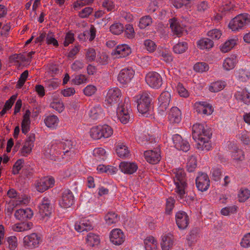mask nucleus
Returning a JSON list of instances; mask_svg holds the SVG:
<instances>
[{"label": "nucleus", "instance_id": "nucleus-26", "mask_svg": "<svg viewBox=\"0 0 250 250\" xmlns=\"http://www.w3.org/2000/svg\"><path fill=\"white\" fill-rule=\"evenodd\" d=\"M167 118L171 123L178 124L182 118L181 110L176 106L172 107L168 112Z\"/></svg>", "mask_w": 250, "mask_h": 250}, {"label": "nucleus", "instance_id": "nucleus-63", "mask_svg": "<svg viewBox=\"0 0 250 250\" xmlns=\"http://www.w3.org/2000/svg\"><path fill=\"white\" fill-rule=\"evenodd\" d=\"M93 11V8L91 7H86L83 9L79 12V16L81 18H86L92 13Z\"/></svg>", "mask_w": 250, "mask_h": 250}, {"label": "nucleus", "instance_id": "nucleus-31", "mask_svg": "<svg viewBox=\"0 0 250 250\" xmlns=\"http://www.w3.org/2000/svg\"><path fill=\"white\" fill-rule=\"evenodd\" d=\"M33 225V223L31 222H22L13 225L12 229L14 231L23 232L30 229Z\"/></svg>", "mask_w": 250, "mask_h": 250}, {"label": "nucleus", "instance_id": "nucleus-18", "mask_svg": "<svg viewBox=\"0 0 250 250\" xmlns=\"http://www.w3.org/2000/svg\"><path fill=\"white\" fill-rule=\"evenodd\" d=\"M194 107L198 113L204 115H209L213 111L212 105L204 101L196 102Z\"/></svg>", "mask_w": 250, "mask_h": 250}, {"label": "nucleus", "instance_id": "nucleus-2", "mask_svg": "<svg viewBox=\"0 0 250 250\" xmlns=\"http://www.w3.org/2000/svg\"><path fill=\"white\" fill-rule=\"evenodd\" d=\"M151 97L150 93L145 91L134 97V101L137 103L138 112L144 116L147 117L151 115L153 109L151 104Z\"/></svg>", "mask_w": 250, "mask_h": 250}, {"label": "nucleus", "instance_id": "nucleus-6", "mask_svg": "<svg viewBox=\"0 0 250 250\" xmlns=\"http://www.w3.org/2000/svg\"><path fill=\"white\" fill-rule=\"evenodd\" d=\"M128 99H125V103L123 104L119 105L116 111L117 118L118 120L124 124H127L130 118L131 110L130 109V104L128 103Z\"/></svg>", "mask_w": 250, "mask_h": 250}, {"label": "nucleus", "instance_id": "nucleus-24", "mask_svg": "<svg viewBox=\"0 0 250 250\" xmlns=\"http://www.w3.org/2000/svg\"><path fill=\"white\" fill-rule=\"evenodd\" d=\"M121 171L125 174H132L138 169V166L133 162H122L120 164Z\"/></svg>", "mask_w": 250, "mask_h": 250}, {"label": "nucleus", "instance_id": "nucleus-5", "mask_svg": "<svg viewBox=\"0 0 250 250\" xmlns=\"http://www.w3.org/2000/svg\"><path fill=\"white\" fill-rule=\"evenodd\" d=\"M250 22V15L242 14L233 18L229 24V28L233 31H237Z\"/></svg>", "mask_w": 250, "mask_h": 250}, {"label": "nucleus", "instance_id": "nucleus-56", "mask_svg": "<svg viewBox=\"0 0 250 250\" xmlns=\"http://www.w3.org/2000/svg\"><path fill=\"white\" fill-rule=\"evenodd\" d=\"M85 50V58L86 60L88 62L94 61L96 57L95 50L92 48H89Z\"/></svg>", "mask_w": 250, "mask_h": 250}, {"label": "nucleus", "instance_id": "nucleus-55", "mask_svg": "<svg viewBox=\"0 0 250 250\" xmlns=\"http://www.w3.org/2000/svg\"><path fill=\"white\" fill-rule=\"evenodd\" d=\"M102 134L99 125L93 127L90 131V135L94 139L97 140L102 138Z\"/></svg>", "mask_w": 250, "mask_h": 250}, {"label": "nucleus", "instance_id": "nucleus-59", "mask_svg": "<svg viewBox=\"0 0 250 250\" xmlns=\"http://www.w3.org/2000/svg\"><path fill=\"white\" fill-rule=\"evenodd\" d=\"M144 44L146 49L149 52H153L156 49L157 46L155 43L150 40H145Z\"/></svg>", "mask_w": 250, "mask_h": 250}, {"label": "nucleus", "instance_id": "nucleus-28", "mask_svg": "<svg viewBox=\"0 0 250 250\" xmlns=\"http://www.w3.org/2000/svg\"><path fill=\"white\" fill-rule=\"evenodd\" d=\"M88 115L91 120H97L104 116L103 109L100 104L95 105L90 109Z\"/></svg>", "mask_w": 250, "mask_h": 250}, {"label": "nucleus", "instance_id": "nucleus-32", "mask_svg": "<svg viewBox=\"0 0 250 250\" xmlns=\"http://www.w3.org/2000/svg\"><path fill=\"white\" fill-rule=\"evenodd\" d=\"M235 75L240 82H245L250 79V71L247 69H239L236 71Z\"/></svg>", "mask_w": 250, "mask_h": 250}, {"label": "nucleus", "instance_id": "nucleus-37", "mask_svg": "<svg viewBox=\"0 0 250 250\" xmlns=\"http://www.w3.org/2000/svg\"><path fill=\"white\" fill-rule=\"evenodd\" d=\"M61 144L62 145V150H63L62 151L63 154L62 155V158H64L63 155H68L70 153H71L72 151L73 152V150H72V149L73 148V146L74 145L75 143L71 140H64L63 142H61Z\"/></svg>", "mask_w": 250, "mask_h": 250}, {"label": "nucleus", "instance_id": "nucleus-25", "mask_svg": "<svg viewBox=\"0 0 250 250\" xmlns=\"http://www.w3.org/2000/svg\"><path fill=\"white\" fill-rule=\"evenodd\" d=\"M234 96L239 102L247 104H250V93L246 88H239L235 93Z\"/></svg>", "mask_w": 250, "mask_h": 250}, {"label": "nucleus", "instance_id": "nucleus-9", "mask_svg": "<svg viewBox=\"0 0 250 250\" xmlns=\"http://www.w3.org/2000/svg\"><path fill=\"white\" fill-rule=\"evenodd\" d=\"M170 99V93L167 91H164L160 95L159 98V106L158 107V112L161 116L166 114V110L169 105Z\"/></svg>", "mask_w": 250, "mask_h": 250}, {"label": "nucleus", "instance_id": "nucleus-29", "mask_svg": "<svg viewBox=\"0 0 250 250\" xmlns=\"http://www.w3.org/2000/svg\"><path fill=\"white\" fill-rule=\"evenodd\" d=\"M238 62L237 56L235 54H232L225 59L223 66L227 71L233 69Z\"/></svg>", "mask_w": 250, "mask_h": 250}, {"label": "nucleus", "instance_id": "nucleus-40", "mask_svg": "<svg viewBox=\"0 0 250 250\" xmlns=\"http://www.w3.org/2000/svg\"><path fill=\"white\" fill-rule=\"evenodd\" d=\"M97 170L100 173L105 172L109 174H114L116 173L117 169L116 167L110 166L100 165L97 167Z\"/></svg>", "mask_w": 250, "mask_h": 250}, {"label": "nucleus", "instance_id": "nucleus-11", "mask_svg": "<svg viewBox=\"0 0 250 250\" xmlns=\"http://www.w3.org/2000/svg\"><path fill=\"white\" fill-rule=\"evenodd\" d=\"M23 241L24 246L26 248L32 249L38 247L41 241V237L37 233H33L25 236Z\"/></svg>", "mask_w": 250, "mask_h": 250}, {"label": "nucleus", "instance_id": "nucleus-60", "mask_svg": "<svg viewBox=\"0 0 250 250\" xmlns=\"http://www.w3.org/2000/svg\"><path fill=\"white\" fill-rule=\"evenodd\" d=\"M176 88L179 95L181 97L187 98L189 96V93L188 91L183 86V84L178 83L176 86Z\"/></svg>", "mask_w": 250, "mask_h": 250}, {"label": "nucleus", "instance_id": "nucleus-12", "mask_svg": "<svg viewBox=\"0 0 250 250\" xmlns=\"http://www.w3.org/2000/svg\"><path fill=\"white\" fill-rule=\"evenodd\" d=\"M55 184V180L52 177H44L36 182L35 185L36 189L43 192L50 188H52Z\"/></svg>", "mask_w": 250, "mask_h": 250}, {"label": "nucleus", "instance_id": "nucleus-20", "mask_svg": "<svg viewBox=\"0 0 250 250\" xmlns=\"http://www.w3.org/2000/svg\"><path fill=\"white\" fill-rule=\"evenodd\" d=\"M134 71L130 68H125L122 69L118 77V80L122 84H126L129 83L133 78Z\"/></svg>", "mask_w": 250, "mask_h": 250}, {"label": "nucleus", "instance_id": "nucleus-54", "mask_svg": "<svg viewBox=\"0 0 250 250\" xmlns=\"http://www.w3.org/2000/svg\"><path fill=\"white\" fill-rule=\"evenodd\" d=\"M94 0H77L73 4L75 10H78L82 7L93 3Z\"/></svg>", "mask_w": 250, "mask_h": 250}, {"label": "nucleus", "instance_id": "nucleus-36", "mask_svg": "<svg viewBox=\"0 0 250 250\" xmlns=\"http://www.w3.org/2000/svg\"><path fill=\"white\" fill-rule=\"evenodd\" d=\"M169 21L170 27L172 31L178 36L180 35L183 32V29L179 21L175 18L170 19Z\"/></svg>", "mask_w": 250, "mask_h": 250}, {"label": "nucleus", "instance_id": "nucleus-4", "mask_svg": "<svg viewBox=\"0 0 250 250\" xmlns=\"http://www.w3.org/2000/svg\"><path fill=\"white\" fill-rule=\"evenodd\" d=\"M62 146L61 141L53 140L44 148V155L47 158L56 160V158L62 152Z\"/></svg>", "mask_w": 250, "mask_h": 250}, {"label": "nucleus", "instance_id": "nucleus-22", "mask_svg": "<svg viewBox=\"0 0 250 250\" xmlns=\"http://www.w3.org/2000/svg\"><path fill=\"white\" fill-rule=\"evenodd\" d=\"M125 240V235L120 229H114L110 232V240L113 244L120 245L124 242Z\"/></svg>", "mask_w": 250, "mask_h": 250}, {"label": "nucleus", "instance_id": "nucleus-53", "mask_svg": "<svg viewBox=\"0 0 250 250\" xmlns=\"http://www.w3.org/2000/svg\"><path fill=\"white\" fill-rule=\"evenodd\" d=\"M237 209V206L232 205L223 208L221 210V213L224 216L229 215L236 212Z\"/></svg>", "mask_w": 250, "mask_h": 250}, {"label": "nucleus", "instance_id": "nucleus-46", "mask_svg": "<svg viewBox=\"0 0 250 250\" xmlns=\"http://www.w3.org/2000/svg\"><path fill=\"white\" fill-rule=\"evenodd\" d=\"M193 69L196 72L203 73L209 69V66L205 62H198L194 64Z\"/></svg>", "mask_w": 250, "mask_h": 250}, {"label": "nucleus", "instance_id": "nucleus-52", "mask_svg": "<svg viewBox=\"0 0 250 250\" xmlns=\"http://www.w3.org/2000/svg\"><path fill=\"white\" fill-rule=\"evenodd\" d=\"M197 166V161L195 157L191 156L188 160L187 168L188 171L191 172L194 171Z\"/></svg>", "mask_w": 250, "mask_h": 250}, {"label": "nucleus", "instance_id": "nucleus-34", "mask_svg": "<svg viewBox=\"0 0 250 250\" xmlns=\"http://www.w3.org/2000/svg\"><path fill=\"white\" fill-rule=\"evenodd\" d=\"M213 41L207 38H202L197 42V47L202 50H208L213 47Z\"/></svg>", "mask_w": 250, "mask_h": 250}, {"label": "nucleus", "instance_id": "nucleus-43", "mask_svg": "<svg viewBox=\"0 0 250 250\" xmlns=\"http://www.w3.org/2000/svg\"><path fill=\"white\" fill-rule=\"evenodd\" d=\"M237 41V40L235 39H229L226 41L221 47L222 52L226 53L230 50L236 44Z\"/></svg>", "mask_w": 250, "mask_h": 250}, {"label": "nucleus", "instance_id": "nucleus-21", "mask_svg": "<svg viewBox=\"0 0 250 250\" xmlns=\"http://www.w3.org/2000/svg\"><path fill=\"white\" fill-rule=\"evenodd\" d=\"M176 223L181 229H184L188 227L189 219L187 214L183 211L177 212L175 215Z\"/></svg>", "mask_w": 250, "mask_h": 250}, {"label": "nucleus", "instance_id": "nucleus-10", "mask_svg": "<svg viewBox=\"0 0 250 250\" xmlns=\"http://www.w3.org/2000/svg\"><path fill=\"white\" fill-rule=\"evenodd\" d=\"M121 96V91L118 88H111L107 90L105 101L108 104L112 105L118 103Z\"/></svg>", "mask_w": 250, "mask_h": 250}, {"label": "nucleus", "instance_id": "nucleus-45", "mask_svg": "<svg viewBox=\"0 0 250 250\" xmlns=\"http://www.w3.org/2000/svg\"><path fill=\"white\" fill-rule=\"evenodd\" d=\"M99 128L101 133H102V138H108L113 134L112 128L107 125H99Z\"/></svg>", "mask_w": 250, "mask_h": 250}, {"label": "nucleus", "instance_id": "nucleus-1", "mask_svg": "<svg viewBox=\"0 0 250 250\" xmlns=\"http://www.w3.org/2000/svg\"><path fill=\"white\" fill-rule=\"evenodd\" d=\"M192 130V138L197 142V148L203 151L210 150L211 146L209 139L212 135L210 128L205 124L196 123L193 125Z\"/></svg>", "mask_w": 250, "mask_h": 250}, {"label": "nucleus", "instance_id": "nucleus-44", "mask_svg": "<svg viewBox=\"0 0 250 250\" xmlns=\"http://www.w3.org/2000/svg\"><path fill=\"white\" fill-rule=\"evenodd\" d=\"M124 30L123 25L119 22L114 23L110 27V32L115 35H120L124 32Z\"/></svg>", "mask_w": 250, "mask_h": 250}, {"label": "nucleus", "instance_id": "nucleus-48", "mask_svg": "<svg viewBox=\"0 0 250 250\" xmlns=\"http://www.w3.org/2000/svg\"><path fill=\"white\" fill-rule=\"evenodd\" d=\"M87 82L86 76L83 74L76 75L71 80V82L74 84L80 85Z\"/></svg>", "mask_w": 250, "mask_h": 250}, {"label": "nucleus", "instance_id": "nucleus-39", "mask_svg": "<svg viewBox=\"0 0 250 250\" xmlns=\"http://www.w3.org/2000/svg\"><path fill=\"white\" fill-rule=\"evenodd\" d=\"M226 83L224 81H218L211 83L209 86V90L212 92H217L224 88Z\"/></svg>", "mask_w": 250, "mask_h": 250}, {"label": "nucleus", "instance_id": "nucleus-30", "mask_svg": "<svg viewBox=\"0 0 250 250\" xmlns=\"http://www.w3.org/2000/svg\"><path fill=\"white\" fill-rule=\"evenodd\" d=\"M44 122L46 126L54 129L57 128L59 123V119L58 117L54 115L47 116L44 119Z\"/></svg>", "mask_w": 250, "mask_h": 250}, {"label": "nucleus", "instance_id": "nucleus-57", "mask_svg": "<svg viewBox=\"0 0 250 250\" xmlns=\"http://www.w3.org/2000/svg\"><path fill=\"white\" fill-rule=\"evenodd\" d=\"M125 34L128 39H132L135 37V32L133 27L131 24H127L124 28Z\"/></svg>", "mask_w": 250, "mask_h": 250}, {"label": "nucleus", "instance_id": "nucleus-38", "mask_svg": "<svg viewBox=\"0 0 250 250\" xmlns=\"http://www.w3.org/2000/svg\"><path fill=\"white\" fill-rule=\"evenodd\" d=\"M105 223L108 225L116 224L119 220V217L115 212H109L104 216Z\"/></svg>", "mask_w": 250, "mask_h": 250}, {"label": "nucleus", "instance_id": "nucleus-58", "mask_svg": "<svg viewBox=\"0 0 250 250\" xmlns=\"http://www.w3.org/2000/svg\"><path fill=\"white\" fill-rule=\"evenodd\" d=\"M198 230L197 229H194L190 231L189 235L187 236V238L189 246H191L196 240Z\"/></svg>", "mask_w": 250, "mask_h": 250}, {"label": "nucleus", "instance_id": "nucleus-47", "mask_svg": "<svg viewBox=\"0 0 250 250\" xmlns=\"http://www.w3.org/2000/svg\"><path fill=\"white\" fill-rule=\"evenodd\" d=\"M152 22V18L149 16H146L140 19L138 26L141 29H145L147 26H149Z\"/></svg>", "mask_w": 250, "mask_h": 250}, {"label": "nucleus", "instance_id": "nucleus-41", "mask_svg": "<svg viewBox=\"0 0 250 250\" xmlns=\"http://www.w3.org/2000/svg\"><path fill=\"white\" fill-rule=\"evenodd\" d=\"M116 152L119 157H126L128 155L129 150L125 145L120 143L117 146Z\"/></svg>", "mask_w": 250, "mask_h": 250}, {"label": "nucleus", "instance_id": "nucleus-17", "mask_svg": "<svg viewBox=\"0 0 250 250\" xmlns=\"http://www.w3.org/2000/svg\"><path fill=\"white\" fill-rule=\"evenodd\" d=\"M75 229L79 232H82L84 231H87L92 229V222L88 217H84L80 219L75 224Z\"/></svg>", "mask_w": 250, "mask_h": 250}, {"label": "nucleus", "instance_id": "nucleus-19", "mask_svg": "<svg viewBox=\"0 0 250 250\" xmlns=\"http://www.w3.org/2000/svg\"><path fill=\"white\" fill-rule=\"evenodd\" d=\"M144 155L146 161L151 164H157L161 159L160 151L159 148L145 151Z\"/></svg>", "mask_w": 250, "mask_h": 250}, {"label": "nucleus", "instance_id": "nucleus-51", "mask_svg": "<svg viewBox=\"0 0 250 250\" xmlns=\"http://www.w3.org/2000/svg\"><path fill=\"white\" fill-rule=\"evenodd\" d=\"M96 30L93 25H91L89 30H85L83 32L85 41L88 40L89 41H93L96 36Z\"/></svg>", "mask_w": 250, "mask_h": 250}, {"label": "nucleus", "instance_id": "nucleus-7", "mask_svg": "<svg viewBox=\"0 0 250 250\" xmlns=\"http://www.w3.org/2000/svg\"><path fill=\"white\" fill-rule=\"evenodd\" d=\"M145 80L150 87L158 89L162 84V78L161 76L157 72L152 71L146 74Z\"/></svg>", "mask_w": 250, "mask_h": 250}, {"label": "nucleus", "instance_id": "nucleus-13", "mask_svg": "<svg viewBox=\"0 0 250 250\" xmlns=\"http://www.w3.org/2000/svg\"><path fill=\"white\" fill-rule=\"evenodd\" d=\"M62 198L60 201V206L63 208L70 207L74 202V196L72 192L69 189H64L62 194Z\"/></svg>", "mask_w": 250, "mask_h": 250}, {"label": "nucleus", "instance_id": "nucleus-8", "mask_svg": "<svg viewBox=\"0 0 250 250\" xmlns=\"http://www.w3.org/2000/svg\"><path fill=\"white\" fill-rule=\"evenodd\" d=\"M39 212L42 218L49 217L52 213L53 205L49 198L43 197L39 205Z\"/></svg>", "mask_w": 250, "mask_h": 250}, {"label": "nucleus", "instance_id": "nucleus-33", "mask_svg": "<svg viewBox=\"0 0 250 250\" xmlns=\"http://www.w3.org/2000/svg\"><path fill=\"white\" fill-rule=\"evenodd\" d=\"M173 236L171 234H166L162 236L161 243L163 250H169L173 243Z\"/></svg>", "mask_w": 250, "mask_h": 250}, {"label": "nucleus", "instance_id": "nucleus-49", "mask_svg": "<svg viewBox=\"0 0 250 250\" xmlns=\"http://www.w3.org/2000/svg\"><path fill=\"white\" fill-rule=\"evenodd\" d=\"M250 196V191L248 189L242 188L238 194V200L240 202H244L248 199Z\"/></svg>", "mask_w": 250, "mask_h": 250}, {"label": "nucleus", "instance_id": "nucleus-50", "mask_svg": "<svg viewBox=\"0 0 250 250\" xmlns=\"http://www.w3.org/2000/svg\"><path fill=\"white\" fill-rule=\"evenodd\" d=\"M187 48L188 44L187 42H180L173 46V50L175 53L181 54L184 52Z\"/></svg>", "mask_w": 250, "mask_h": 250}, {"label": "nucleus", "instance_id": "nucleus-64", "mask_svg": "<svg viewBox=\"0 0 250 250\" xmlns=\"http://www.w3.org/2000/svg\"><path fill=\"white\" fill-rule=\"evenodd\" d=\"M222 35L221 31L217 29L210 30L208 33V36L212 40H218Z\"/></svg>", "mask_w": 250, "mask_h": 250}, {"label": "nucleus", "instance_id": "nucleus-15", "mask_svg": "<svg viewBox=\"0 0 250 250\" xmlns=\"http://www.w3.org/2000/svg\"><path fill=\"white\" fill-rule=\"evenodd\" d=\"M131 53L130 47L126 44H121L118 45L112 50V55L116 58H125Z\"/></svg>", "mask_w": 250, "mask_h": 250}, {"label": "nucleus", "instance_id": "nucleus-23", "mask_svg": "<svg viewBox=\"0 0 250 250\" xmlns=\"http://www.w3.org/2000/svg\"><path fill=\"white\" fill-rule=\"evenodd\" d=\"M34 135H30L24 143L20 151L21 155L27 156L29 153H30L32 148L34 146Z\"/></svg>", "mask_w": 250, "mask_h": 250}, {"label": "nucleus", "instance_id": "nucleus-35", "mask_svg": "<svg viewBox=\"0 0 250 250\" xmlns=\"http://www.w3.org/2000/svg\"><path fill=\"white\" fill-rule=\"evenodd\" d=\"M146 250H158L157 242L152 236L147 237L144 240Z\"/></svg>", "mask_w": 250, "mask_h": 250}, {"label": "nucleus", "instance_id": "nucleus-14", "mask_svg": "<svg viewBox=\"0 0 250 250\" xmlns=\"http://www.w3.org/2000/svg\"><path fill=\"white\" fill-rule=\"evenodd\" d=\"M172 140L174 147L179 150H182L184 152H187L189 150L190 146L188 142L183 139L181 135L178 134H175L172 135Z\"/></svg>", "mask_w": 250, "mask_h": 250}, {"label": "nucleus", "instance_id": "nucleus-42", "mask_svg": "<svg viewBox=\"0 0 250 250\" xmlns=\"http://www.w3.org/2000/svg\"><path fill=\"white\" fill-rule=\"evenodd\" d=\"M86 240L87 245L91 247L97 245L100 243L99 236L92 233H88Z\"/></svg>", "mask_w": 250, "mask_h": 250}, {"label": "nucleus", "instance_id": "nucleus-62", "mask_svg": "<svg viewBox=\"0 0 250 250\" xmlns=\"http://www.w3.org/2000/svg\"><path fill=\"white\" fill-rule=\"evenodd\" d=\"M45 86L49 90L55 89L58 86V82L55 79L48 80L45 82Z\"/></svg>", "mask_w": 250, "mask_h": 250}, {"label": "nucleus", "instance_id": "nucleus-61", "mask_svg": "<svg viewBox=\"0 0 250 250\" xmlns=\"http://www.w3.org/2000/svg\"><path fill=\"white\" fill-rule=\"evenodd\" d=\"M97 91L95 86L91 84L87 85L83 89V93L86 96H91L94 94Z\"/></svg>", "mask_w": 250, "mask_h": 250}, {"label": "nucleus", "instance_id": "nucleus-3", "mask_svg": "<svg viewBox=\"0 0 250 250\" xmlns=\"http://www.w3.org/2000/svg\"><path fill=\"white\" fill-rule=\"evenodd\" d=\"M174 182L175 185V192L176 198L181 203H183L186 200L185 199L187 196V193L186 191V179L184 170L179 169L176 171Z\"/></svg>", "mask_w": 250, "mask_h": 250}, {"label": "nucleus", "instance_id": "nucleus-16", "mask_svg": "<svg viewBox=\"0 0 250 250\" xmlns=\"http://www.w3.org/2000/svg\"><path fill=\"white\" fill-rule=\"evenodd\" d=\"M196 185L199 190L206 191L210 186V181L208 175L205 173H199L196 179Z\"/></svg>", "mask_w": 250, "mask_h": 250}, {"label": "nucleus", "instance_id": "nucleus-27", "mask_svg": "<svg viewBox=\"0 0 250 250\" xmlns=\"http://www.w3.org/2000/svg\"><path fill=\"white\" fill-rule=\"evenodd\" d=\"M33 212L30 208H21L16 211L14 216L18 220L23 221L31 219Z\"/></svg>", "mask_w": 250, "mask_h": 250}]
</instances>
